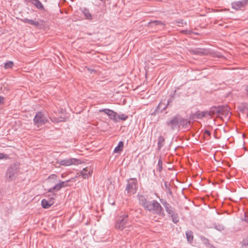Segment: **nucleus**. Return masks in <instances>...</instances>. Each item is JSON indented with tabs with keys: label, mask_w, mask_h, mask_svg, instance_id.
<instances>
[{
	"label": "nucleus",
	"mask_w": 248,
	"mask_h": 248,
	"mask_svg": "<svg viewBox=\"0 0 248 248\" xmlns=\"http://www.w3.org/2000/svg\"><path fill=\"white\" fill-rule=\"evenodd\" d=\"M190 123L189 120L177 114L168 120L166 122V125L171 130H178L180 128L187 130L190 128Z\"/></svg>",
	"instance_id": "nucleus-1"
},
{
	"label": "nucleus",
	"mask_w": 248,
	"mask_h": 248,
	"mask_svg": "<svg viewBox=\"0 0 248 248\" xmlns=\"http://www.w3.org/2000/svg\"><path fill=\"white\" fill-rule=\"evenodd\" d=\"M145 210L158 216L165 215L163 207L155 200H154L150 202Z\"/></svg>",
	"instance_id": "nucleus-2"
},
{
	"label": "nucleus",
	"mask_w": 248,
	"mask_h": 248,
	"mask_svg": "<svg viewBox=\"0 0 248 248\" xmlns=\"http://www.w3.org/2000/svg\"><path fill=\"white\" fill-rule=\"evenodd\" d=\"M19 171V165L14 163L9 167L6 171V177L8 181H13L16 179L18 175Z\"/></svg>",
	"instance_id": "nucleus-3"
},
{
	"label": "nucleus",
	"mask_w": 248,
	"mask_h": 248,
	"mask_svg": "<svg viewBox=\"0 0 248 248\" xmlns=\"http://www.w3.org/2000/svg\"><path fill=\"white\" fill-rule=\"evenodd\" d=\"M130 225L128 215L126 214H124L117 219L115 223V228L118 230H123L125 228Z\"/></svg>",
	"instance_id": "nucleus-4"
},
{
	"label": "nucleus",
	"mask_w": 248,
	"mask_h": 248,
	"mask_svg": "<svg viewBox=\"0 0 248 248\" xmlns=\"http://www.w3.org/2000/svg\"><path fill=\"white\" fill-rule=\"evenodd\" d=\"M33 121L34 124L39 127L47 123L48 120L46 115L42 111H38L36 112Z\"/></svg>",
	"instance_id": "nucleus-5"
},
{
	"label": "nucleus",
	"mask_w": 248,
	"mask_h": 248,
	"mask_svg": "<svg viewBox=\"0 0 248 248\" xmlns=\"http://www.w3.org/2000/svg\"><path fill=\"white\" fill-rule=\"evenodd\" d=\"M125 190L129 194H134L138 190V181L136 178H131L127 180Z\"/></svg>",
	"instance_id": "nucleus-6"
},
{
	"label": "nucleus",
	"mask_w": 248,
	"mask_h": 248,
	"mask_svg": "<svg viewBox=\"0 0 248 248\" xmlns=\"http://www.w3.org/2000/svg\"><path fill=\"white\" fill-rule=\"evenodd\" d=\"M58 163L60 165L69 166L70 165H77L81 164L82 161L75 158H69L60 160Z\"/></svg>",
	"instance_id": "nucleus-7"
},
{
	"label": "nucleus",
	"mask_w": 248,
	"mask_h": 248,
	"mask_svg": "<svg viewBox=\"0 0 248 248\" xmlns=\"http://www.w3.org/2000/svg\"><path fill=\"white\" fill-rule=\"evenodd\" d=\"M248 3V0H240L232 3V8L236 10H241L244 8Z\"/></svg>",
	"instance_id": "nucleus-8"
},
{
	"label": "nucleus",
	"mask_w": 248,
	"mask_h": 248,
	"mask_svg": "<svg viewBox=\"0 0 248 248\" xmlns=\"http://www.w3.org/2000/svg\"><path fill=\"white\" fill-rule=\"evenodd\" d=\"M99 112H104L110 119L114 121H117V113L113 110L108 108H104L99 110Z\"/></svg>",
	"instance_id": "nucleus-9"
},
{
	"label": "nucleus",
	"mask_w": 248,
	"mask_h": 248,
	"mask_svg": "<svg viewBox=\"0 0 248 248\" xmlns=\"http://www.w3.org/2000/svg\"><path fill=\"white\" fill-rule=\"evenodd\" d=\"M93 172V169L91 167H86L80 171V175L83 179H88L91 176Z\"/></svg>",
	"instance_id": "nucleus-10"
},
{
	"label": "nucleus",
	"mask_w": 248,
	"mask_h": 248,
	"mask_svg": "<svg viewBox=\"0 0 248 248\" xmlns=\"http://www.w3.org/2000/svg\"><path fill=\"white\" fill-rule=\"evenodd\" d=\"M54 198L53 197H51L50 198H49L48 200L46 199H43L41 201V205L42 207L44 209H48L49 208L51 205H52L54 202Z\"/></svg>",
	"instance_id": "nucleus-11"
},
{
	"label": "nucleus",
	"mask_w": 248,
	"mask_h": 248,
	"mask_svg": "<svg viewBox=\"0 0 248 248\" xmlns=\"http://www.w3.org/2000/svg\"><path fill=\"white\" fill-rule=\"evenodd\" d=\"M219 115L227 117L230 113V108L227 105L218 106Z\"/></svg>",
	"instance_id": "nucleus-12"
},
{
	"label": "nucleus",
	"mask_w": 248,
	"mask_h": 248,
	"mask_svg": "<svg viewBox=\"0 0 248 248\" xmlns=\"http://www.w3.org/2000/svg\"><path fill=\"white\" fill-rule=\"evenodd\" d=\"M209 113L207 112V111H197L195 113L192 114V116H190V118L192 119H202L203 117L208 116Z\"/></svg>",
	"instance_id": "nucleus-13"
},
{
	"label": "nucleus",
	"mask_w": 248,
	"mask_h": 248,
	"mask_svg": "<svg viewBox=\"0 0 248 248\" xmlns=\"http://www.w3.org/2000/svg\"><path fill=\"white\" fill-rule=\"evenodd\" d=\"M138 199L140 204L145 209L150 201H147L146 198L142 195H138Z\"/></svg>",
	"instance_id": "nucleus-14"
},
{
	"label": "nucleus",
	"mask_w": 248,
	"mask_h": 248,
	"mask_svg": "<svg viewBox=\"0 0 248 248\" xmlns=\"http://www.w3.org/2000/svg\"><path fill=\"white\" fill-rule=\"evenodd\" d=\"M82 13L83 14L85 19L88 20H92L93 18L92 14L90 12L89 10L86 7L80 8Z\"/></svg>",
	"instance_id": "nucleus-15"
},
{
	"label": "nucleus",
	"mask_w": 248,
	"mask_h": 248,
	"mask_svg": "<svg viewBox=\"0 0 248 248\" xmlns=\"http://www.w3.org/2000/svg\"><path fill=\"white\" fill-rule=\"evenodd\" d=\"M219 110H218V106H213L210 108V110L209 111H207V112L209 113V114H208V116H210L211 118L214 115H219Z\"/></svg>",
	"instance_id": "nucleus-16"
},
{
	"label": "nucleus",
	"mask_w": 248,
	"mask_h": 248,
	"mask_svg": "<svg viewBox=\"0 0 248 248\" xmlns=\"http://www.w3.org/2000/svg\"><path fill=\"white\" fill-rule=\"evenodd\" d=\"M21 21L25 23H29L30 25H31L34 27H38L40 25L39 22L38 21H35L32 19H30L27 18L21 19Z\"/></svg>",
	"instance_id": "nucleus-17"
},
{
	"label": "nucleus",
	"mask_w": 248,
	"mask_h": 248,
	"mask_svg": "<svg viewBox=\"0 0 248 248\" xmlns=\"http://www.w3.org/2000/svg\"><path fill=\"white\" fill-rule=\"evenodd\" d=\"M32 4L38 9L44 10V6L39 0H33Z\"/></svg>",
	"instance_id": "nucleus-18"
},
{
	"label": "nucleus",
	"mask_w": 248,
	"mask_h": 248,
	"mask_svg": "<svg viewBox=\"0 0 248 248\" xmlns=\"http://www.w3.org/2000/svg\"><path fill=\"white\" fill-rule=\"evenodd\" d=\"M124 147V142L122 141H120L116 147L114 148L113 152L115 153H119L123 150Z\"/></svg>",
	"instance_id": "nucleus-19"
},
{
	"label": "nucleus",
	"mask_w": 248,
	"mask_h": 248,
	"mask_svg": "<svg viewBox=\"0 0 248 248\" xmlns=\"http://www.w3.org/2000/svg\"><path fill=\"white\" fill-rule=\"evenodd\" d=\"M239 111L243 113L246 112V110H248V103L244 102L238 107Z\"/></svg>",
	"instance_id": "nucleus-20"
},
{
	"label": "nucleus",
	"mask_w": 248,
	"mask_h": 248,
	"mask_svg": "<svg viewBox=\"0 0 248 248\" xmlns=\"http://www.w3.org/2000/svg\"><path fill=\"white\" fill-rule=\"evenodd\" d=\"M200 240L206 246L210 248L213 247V246L210 243L209 239L203 236H201Z\"/></svg>",
	"instance_id": "nucleus-21"
},
{
	"label": "nucleus",
	"mask_w": 248,
	"mask_h": 248,
	"mask_svg": "<svg viewBox=\"0 0 248 248\" xmlns=\"http://www.w3.org/2000/svg\"><path fill=\"white\" fill-rule=\"evenodd\" d=\"M62 188V186L59 182V183L57 184H56L54 186L52 187L51 188H49L48 190V192L50 193H52L54 191H59Z\"/></svg>",
	"instance_id": "nucleus-22"
},
{
	"label": "nucleus",
	"mask_w": 248,
	"mask_h": 248,
	"mask_svg": "<svg viewBox=\"0 0 248 248\" xmlns=\"http://www.w3.org/2000/svg\"><path fill=\"white\" fill-rule=\"evenodd\" d=\"M191 52L196 55H202L204 54V49L202 48H194L191 50Z\"/></svg>",
	"instance_id": "nucleus-23"
},
{
	"label": "nucleus",
	"mask_w": 248,
	"mask_h": 248,
	"mask_svg": "<svg viewBox=\"0 0 248 248\" xmlns=\"http://www.w3.org/2000/svg\"><path fill=\"white\" fill-rule=\"evenodd\" d=\"M168 106V104L162 101L158 105L156 110H160L161 112H162L164 110L166 109Z\"/></svg>",
	"instance_id": "nucleus-24"
},
{
	"label": "nucleus",
	"mask_w": 248,
	"mask_h": 248,
	"mask_svg": "<svg viewBox=\"0 0 248 248\" xmlns=\"http://www.w3.org/2000/svg\"><path fill=\"white\" fill-rule=\"evenodd\" d=\"M165 210L168 214L169 216H170L171 215L176 212L175 208L171 205H170L167 208H166Z\"/></svg>",
	"instance_id": "nucleus-25"
},
{
	"label": "nucleus",
	"mask_w": 248,
	"mask_h": 248,
	"mask_svg": "<svg viewBox=\"0 0 248 248\" xmlns=\"http://www.w3.org/2000/svg\"><path fill=\"white\" fill-rule=\"evenodd\" d=\"M164 186L167 193H168L170 196H172V193L170 188V184L169 182L166 181L164 183Z\"/></svg>",
	"instance_id": "nucleus-26"
},
{
	"label": "nucleus",
	"mask_w": 248,
	"mask_h": 248,
	"mask_svg": "<svg viewBox=\"0 0 248 248\" xmlns=\"http://www.w3.org/2000/svg\"><path fill=\"white\" fill-rule=\"evenodd\" d=\"M186 239L189 243H191L193 240V232L192 231H187L186 233Z\"/></svg>",
	"instance_id": "nucleus-27"
},
{
	"label": "nucleus",
	"mask_w": 248,
	"mask_h": 248,
	"mask_svg": "<svg viewBox=\"0 0 248 248\" xmlns=\"http://www.w3.org/2000/svg\"><path fill=\"white\" fill-rule=\"evenodd\" d=\"M171 217L172 221L174 224H177L179 221V218L178 214L175 212L170 216Z\"/></svg>",
	"instance_id": "nucleus-28"
},
{
	"label": "nucleus",
	"mask_w": 248,
	"mask_h": 248,
	"mask_svg": "<svg viewBox=\"0 0 248 248\" xmlns=\"http://www.w3.org/2000/svg\"><path fill=\"white\" fill-rule=\"evenodd\" d=\"M128 117L127 115L122 113L121 114H118L117 116V120L118 119L121 120L123 121H125L128 119Z\"/></svg>",
	"instance_id": "nucleus-29"
},
{
	"label": "nucleus",
	"mask_w": 248,
	"mask_h": 248,
	"mask_svg": "<svg viewBox=\"0 0 248 248\" xmlns=\"http://www.w3.org/2000/svg\"><path fill=\"white\" fill-rule=\"evenodd\" d=\"M14 62L12 61H8L4 63V67L5 69H10L13 67Z\"/></svg>",
	"instance_id": "nucleus-30"
},
{
	"label": "nucleus",
	"mask_w": 248,
	"mask_h": 248,
	"mask_svg": "<svg viewBox=\"0 0 248 248\" xmlns=\"http://www.w3.org/2000/svg\"><path fill=\"white\" fill-rule=\"evenodd\" d=\"M159 201L161 202V203L163 205L165 209H166V208H167L168 206L170 205V204L165 199H160Z\"/></svg>",
	"instance_id": "nucleus-31"
},
{
	"label": "nucleus",
	"mask_w": 248,
	"mask_h": 248,
	"mask_svg": "<svg viewBox=\"0 0 248 248\" xmlns=\"http://www.w3.org/2000/svg\"><path fill=\"white\" fill-rule=\"evenodd\" d=\"M214 227L215 229L220 232L223 231L224 229L223 226L221 224H215L214 225Z\"/></svg>",
	"instance_id": "nucleus-32"
},
{
	"label": "nucleus",
	"mask_w": 248,
	"mask_h": 248,
	"mask_svg": "<svg viewBox=\"0 0 248 248\" xmlns=\"http://www.w3.org/2000/svg\"><path fill=\"white\" fill-rule=\"evenodd\" d=\"M175 22L179 26H183L184 25L186 24V22H184L183 20L181 19H178L177 20H176Z\"/></svg>",
	"instance_id": "nucleus-33"
},
{
	"label": "nucleus",
	"mask_w": 248,
	"mask_h": 248,
	"mask_svg": "<svg viewBox=\"0 0 248 248\" xmlns=\"http://www.w3.org/2000/svg\"><path fill=\"white\" fill-rule=\"evenodd\" d=\"M157 169L159 172L162 170V161L161 158H160L158 161Z\"/></svg>",
	"instance_id": "nucleus-34"
},
{
	"label": "nucleus",
	"mask_w": 248,
	"mask_h": 248,
	"mask_svg": "<svg viewBox=\"0 0 248 248\" xmlns=\"http://www.w3.org/2000/svg\"><path fill=\"white\" fill-rule=\"evenodd\" d=\"M70 181V180H68L66 181H62L61 180H59V182H60V183L62 186V188L63 187L67 186H68V182H69Z\"/></svg>",
	"instance_id": "nucleus-35"
},
{
	"label": "nucleus",
	"mask_w": 248,
	"mask_h": 248,
	"mask_svg": "<svg viewBox=\"0 0 248 248\" xmlns=\"http://www.w3.org/2000/svg\"><path fill=\"white\" fill-rule=\"evenodd\" d=\"M66 120V118L64 117H60L57 118L55 120V122L57 123L61 122H64Z\"/></svg>",
	"instance_id": "nucleus-36"
},
{
	"label": "nucleus",
	"mask_w": 248,
	"mask_h": 248,
	"mask_svg": "<svg viewBox=\"0 0 248 248\" xmlns=\"http://www.w3.org/2000/svg\"><path fill=\"white\" fill-rule=\"evenodd\" d=\"M8 155L6 154L0 153V160L2 159H8Z\"/></svg>",
	"instance_id": "nucleus-37"
},
{
	"label": "nucleus",
	"mask_w": 248,
	"mask_h": 248,
	"mask_svg": "<svg viewBox=\"0 0 248 248\" xmlns=\"http://www.w3.org/2000/svg\"><path fill=\"white\" fill-rule=\"evenodd\" d=\"M151 23L155 25H163V23L161 21L157 20L154 21L153 22H151Z\"/></svg>",
	"instance_id": "nucleus-38"
},
{
	"label": "nucleus",
	"mask_w": 248,
	"mask_h": 248,
	"mask_svg": "<svg viewBox=\"0 0 248 248\" xmlns=\"http://www.w3.org/2000/svg\"><path fill=\"white\" fill-rule=\"evenodd\" d=\"M182 32L185 33V34H191L192 33V31L190 30H186L182 31Z\"/></svg>",
	"instance_id": "nucleus-39"
},
{
	"label": "nucleus",
	"mask_w": 248,
	"mask_h": 248,
	"mask_svg": "<svg viewBox=\"0 0 248 248\" xmlns=\"http://www.w3.org/2000/svg\"><path fill=\"white\" fill-rule=\"evenodd\" d=\"M245 93L248 97V85H246L244 87Z\"/></svg>",
	"instance_id": "nucleus-40"
},
{
	"label": "nucleus",
	"mask_w": 248,
	"mask_h": 248,
	"mask_svg": "<svg viewBox=\"0 0 248 248\" xmlns=\"http://www.w3.org/2000/svg\"><path fill=\"white\" fill-rule=\"evenodd\" d=\"M244 220L248 223V213H245Z\"/></svg>",
	"instance_id": "nucleus-41"
},
{
	"label": "nucleus",
	"mask_w": 248,
	"mask_h": 248,
	"mask_svg": "<svg viewBox=\"0 0 248 248\" xmlns=\"http://www.w3.org/2000/svg\"><path fill=\"white\" fill-rule=\"evenodd\" d=\"M204 134H206V135H207L208 136H209L211 135V132L208 130H207V129L205 130Z\"/></svg>",
	"instance_id": "nucleus-42"
},
{
	"label": "nucleus",
	"mask_w": 248,
	"mask_h": 248,
	"mask_svg": "<svg viewBox=\"0 0 248 248\" xmlns=\"http://www.w3.org/2000/svg\"><path fill=\"white\" fill-rule=\"evenodd\" d=\"M57 176L55 174H51L49 176L48 178L55 179Z\"/></svg>",
	"instance_id": "nucleus-43"
},
{
	"label": "nucleus",
	"mask_w": 248,
	"mask_h": 248,
	"mask_svg": "<svg viewBox=\"0 0 248 248\" xmlns=\"http://www.w3.org/2000/svg\"><path fill=\"white\" fill-rule=\"evenodd\" d=\"M176 92V90H175L174 91H173V93H170V97H171V98H173L174 97V95L175 94V93Z\"/></svg>",
	"instance_id": "nucleus-44"
},
{
	"label": "nucleus",
	"mask_w": 248,
	"mask_h": 248,
	"mask_svg": "<svg viewBox=\"0 0 248 248\" xmlns=\"http://www.w3.org/2000/svg\"><path fill=\"white\" fill-rule=\"evenodd\" d=\"M4 100V97H3L2 96H0V104L3 103Z\"/></svg>",
	"instance_id": "nucleus-45"
},
{
	"label": "nucleus",
	"mask_w": 248,
	"mask_h": 248,
	"mask_svg": "<svg viewBox=\"0 0 248 248\" xmlns=\"http://www.w3.org/2000/svg\"><path fill=\"white\" fill-rule=\"evenodd\" d=\"M244 246L246 248H248V240L244 243Z\"/></svg>",
	"instance_id": "nucleus-46"
},
{
	"label": "nucleus",
	"mask_w": 248,
	"mask_h": 248,
	"mask_svg": "<svg viewBox=\"0 0 248 248\" xmlns=\"http://www.w3.org/2000/svg\"><path fill=\"white\" fill-rule=\"evenodd\" d=\"M172 101V99L171 98H170L169 99H168L167 100V103L166 104H168V106L169 105V104Z\"/></svg>",
	"instance_id": "nucleus-47"
},
{
	"label": "nucleus",
	"mask_w": 248,
	"mask_h": 248,
	"mask_svg": "<svg viewBox=\"0 0 248 248\" xmlns=\"http://www.w3.org/2000/svg\"><path fill=\"white\" fill-rule=\"evenodd\" d=\"M100 0L104 3L106 2V0Z\"/></svg>",
	"instance_id": "nucleus-48"
},
{
	"label": "nucleus",
	"mask_w": 248,
	"mask_h": 248,
	"mask_svg": "<svg viewBox=\"0 0 248 248\" xmlns=\"http://www.w3.org/2000/svg\"><path fill=\"white\" fill-rule=\"evenodd\" d=\"M112 205H114V202H113L112 203H110Z\"/></svg>",
	"instance_id": "nucleus-49"
},
{
	"label": "nucleus",
	"mask_w": 248,
	"mask_h": 248,
	"mask_svg": "<svg viewBox=\"0 0 248 248\" xmlns=\"http://www.w3.org/2000/svg\"><path fill=\"white\" fill-rule=\"evenodd\" d=\"M161 138V139H162V140H163V137H160L159 138V139H160Z\"/></svg>",
	"instance_id": "nucleus-50"
},
{
	"label": "nucleus",
	"mask_w": 248,
	"mask_h": 248,
	"mask_svg": "<svg viewBox=\"0 0 248 248\" xmlns=\"http://www.w3.org/2000/svg\"><path fill=\"white\" fill-rule=\"evenodd\" d=\"M247 117H248V113H247Z\"/></svg>",
	"instance_id": "nucleus-51"
},
{
	"label": "nucleus",
	"mask_w": 248,
	"mask_h": 248,
	"mask_svg": "<svg viewBox=\"0 0 248 248\" xmlns=\"http://www.w3.org/2000/svg\"><path fill=\"white\" fill-rule=\"evenodd\" d=\"M25 1H27V0H24Z\"/></svg>",
	"instance_id": "nucleus-52"
}]
</instances>
